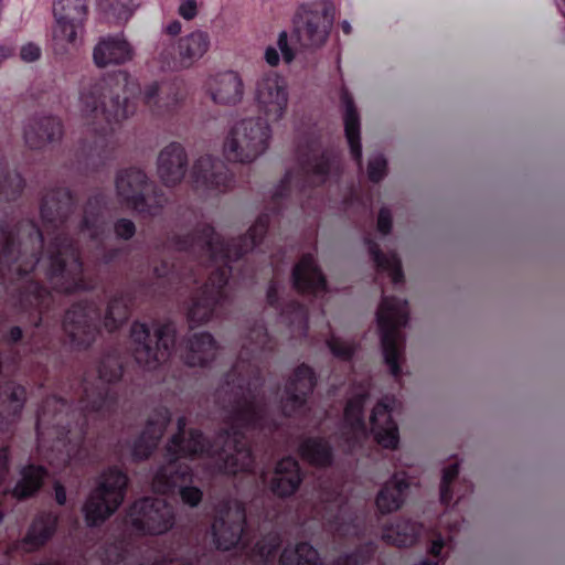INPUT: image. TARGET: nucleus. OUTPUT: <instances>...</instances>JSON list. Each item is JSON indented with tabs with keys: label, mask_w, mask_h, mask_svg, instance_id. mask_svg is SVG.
<instances>
[{
	"label": "nucleus",
	"mask_w": 565,
	"mask_h": 565,
	"mask_svg": "<svg viewBox=\"0 0 565 565\" xmlns=\"http://www.w3.org/2000/svg\"><path fill=\"white\" fill-rule=\"evenodd\" d=\"M254 100L264 120L276 124L282 120L289 106L288 83L275 71H267L255 82Z\"/></svg>",
	"instance_id": "nucleus-20"
},
{
	"label": "nucleus",
	"mask_w": 565,
	"mask_h": 565,
	"mask_svg": "<svg viewBox=\"0 0 565 565\" xmlns=\"http://www.w3.org/2000/svg\"><path fill=\"white\" fill-rule=\"evenodd\" d=\"M439 525L443 530L425 531L429 542V557L425 558L420 565H441L452 550V535L458 531V523H450L449 514L445 513L439 520Z\"/></svg>",
	"instance_id": "nucleus-29"
},
{
	"label": "nucleus",
	"mask_w": 565,
	"mask_h": 565,
	"mask_svg": "<svg viewBox=\"0 0 565 565\" xmlns=\"http://www.w3.org/2000/svg\"><path fill=\"white\" fill-rule=\"evenodd\" d=\"M115 186L121 203L142 215L156 216L168 203L164 192L150 183L141 169L135 167L119 170Z\"/></svg>",
	"instance_id": "nucleus-12"
},
{
	"label": "nucleus",
	"mask_w": 565,
	"mask_h": 565,
	"mask_svg": "<svg viewBox=\"0 0 565 565\" xmlns=\"http://www.w3.org/2000/svg\"><path fill=\"white\" fill-rule=\"evenodd\" d=\"M162 31L166 35L174 38L180 35L182 31V24L179 20H171L163 25Z\"/></svg>",
	"instance_id": "nucleus-54"
},
{
	"label": "nucleus",
	"mask_w": 565,
	"mask_h": 565,
	"mask_svg": "<svg viewBox=\"0 0 565 565\" xmlns=\"http://www.w3.org/2000/svg\"><path fill=\"white\" fill-rule=\"evenodd\" d=\"M13 54V49L9 45H0V63Z\"/></svg>",
	"instance_id": "nucleus-58"
},
{
	"label": "nucleus",
	"mask_w": 565,
	"mask_h": 565,
	"mask_svg": "<svg viewBox=\"0 0 565 565\" xmlns=\"http://www.w3.org/2000/svg\"><path fill=\"white\" fill-rule=\"evenodd\" d=\"M20 56L25 62H34L41 56V47L34 43H26L21 47Z\"/></svg>",
	"instance_id": "nucleus-52"
},
{
	"label": "nucleus",
	"mask_w": 565,
	"mask_h": 565,
	"mask_svg": "<svg viewBox=\"0 0 565 565\" xmlns=\"http://www.w3.org/2000/svg\"><path fill=\"white\" fill-rule=\"evenodd\" d=\"M188 156L182 145L171 142L158 156V175L166 186L179 184L186 172Z\"/></svg>",
	"instance_id": "nucleus-25"
},
{
	"label": "nucleus",
	"mask_w": 565,
	"mask_h": 565,
	"mask_svg": "<svg viewBox=\"0 0 565 565\" xmlns=\"http://www.w3.org/2000/svg\"><path fill=\"white\" fill-rule=\"evenodd\" d=\"M459 473V466L457 462H452L447 466L443 471L441 483H440V502L445 507H449L454 501L458 504L466 493L472 491V484L467 480H461L458 484H455Z\"/></svg>",
	"instance_id": "nucleus-39"
},
{
	"label": "nucleus",
	"mask_w": 565,
	"mask_h": 565,
	"mask_svg": "<svg viewBox=\"0 0 565 565\" xmlns=\"http://www.w3.org/2000/svg\"><path fill=\"white\" fill-rule=\"evenodd\" d=\"M178 13L185 20L190 21L198 14V4L195 0H181Z\"/></svg>",
	"instance_id": "nucleus-50"
},
{
	"label": "nucleus",
	"mask_w": 565,
	"mask_h": 565,
	"mask_svg": "<svg viewBox=\"0 0 565 565\" xmlns=\"http://www.w3.org/2000/svg\"><path fill=\"white\" fill-rule=\"evenodd\" d=\"M47 471L42 466L29 465L21 471V479L12 491L3 490L0 493V523L3 520V511L7 501L24 499L35 493L41 487Z\"/></svg>",
	"instance_id": "nucleus-32"
},
{
	"label": "nucleus",
	"mask_w": 565,
	"mask_h": 565,
	"mask_svg": "<svg viewBox=\"0 0 565 565\" xmlns=\"http://www.w3.org/2000/svg\"><path fill=\"white\" fill-rule=\"evenodd\" d=\"M316 383L315 373L308 365L301 364L295 370L281 397V411L285 416H303L306 414L308 396Z\"/></svg>",
	"instance_id": "nucleus-23"
},
{
	"label": "nucleus",
	"mask_w": 565,
	"mask_h": 565,
	"mask_svg": "<svg viewBox=\"0 0 565 565\" xmlns=\"http://www.w3.org/2000/svg\"><path fill=\"white\" fill-rule=\"evenodd\" d=\"M320 505L313 510V519L321 521L327 531L334 537H359L362 534L360 520L348 514L343 487L339 482L320 483Z\"/></svg>",
	"instance_id": "nucleus-14"
},
{
	"label": "nucleus",
	"mask_w": 565,
	"mask_h": 565,
	"mask_svg": "<svg viewBox=\"0 0 565 565\" xmlns=\"http://www.w3.org/2000/svg\"><path fill=\"white\" fill-rule=\"evenodd\" d=\"M96 7L106 21L122 24L130 20L138 4L136 0H96Z\"/></svg>",
	"instance_id": "nucleus-42"
},
{
	"label": "nucleus",
	"mask_w": 565,
	"mask_h": 565,
	"mask_svg": "<svg viewBox=\"0 0 565 565\" xmlns=\"http://www.w3.org/2000/svg\"><path fill=\"white\" fill-rule=\"evenodd\" d=\"M7 369L8 366L0 361V430L8 428L20 414L25 402V388L23 386L15 385L10 381L2 383Z\"/></svg>",
	"instance_id": "nucleus-31"
},
{
	"label": "nucleus",
	"mask_w": 565,
	"mask_h": 565,
	"mask_svg": "<svg viewBox=\"0 0 565 565\" xmlns=\"http://www.w3.org/2000/svg\"><path fill=\"white\" fill-rule=\"evenodd\" d=\"M195 227L185 235H173L167 248L184 252L193 264L171 267L163 263L154 267L158 278L169 281L178 279L185 288L196 286L188 307L191 327L207 322L223 307L228 298V278L234 271L232 263L237 262L252 250L263 252L264 236L269 225V214L263 213L249 227L247 234L226 242L212 226L199 222L194 213Z\"/></svg>",
	"instance_id": "nucleus-3"
},
{
	"label": "nucleus",
	"mask_w": 565,
	"mask_h": 565,
	"mask_svg": "<svg viewBox=\"0 0 565 565\" xmlns=\"http://www.w3.org/2000/svg\"><path fill=\"white\" fill-rule=\"evenodd\" d=\"M130 297L127 294L120 292L110 299L106 315L103 319L105 329L109 332L115 331L119 326L125 322L129 315Z\"/></svg>",
	"instance_id": "nucleus-44"
},
{
	"label": "nucleus",
	"mask_w": 565,
	"mask_h": 565,
	"mask_svg": "<svg viewBox=\"0 0 565 565\" xmlns=\"http://www.w3.org/2000/svg\"><path fill=\"white\" fill-rule=\"evenodd\" d=\"M54 489H55V500H56V502L60 505H63L65 503V501H66V492H65L64 487L62 484H60L58 482H55Z\"/></svg>",
	"instance_id": "nucleus-57"
},
{
	"label": "nucleus",
	"mask_w": 565,
	"mask_h": 565,
	"mask_svg": "<svg viewBox=\"0 0 565 565\" xmlns=\"http://www.w3.org/2000/svg\"><path fill=\"white\" fill-rule=\"evenodd\" d=\"M8 473V447H0V487Z\"/></svg>",
	"instance_id": "nucleus-55"
},
{
	"label": "nucleus",
	"mask_w": 565,
	"mask_h": 565,
	"mask_svg": "<svg viewBox=\"0 0 565 565\" xmlns=\"http://www.w3.org/2000/svg\"><path fill=\"white\" fill-rule=\"evenodd\" d=\"M280 57L286 64H290L295 58V51L289 44L287 32L279 33L277 45H269L265 51V61L270 66L278 65Z\"/></svg>",
	"instance_id": "nucleus-46"
},
{
	"label": "nucleus",
	"mask_w": 565,
	"mask_h": 565,
	"mask_svg": "<svg viewBox=\"0 0 565 565\" xmlns=\"http://www.w3.org/2000/svg\"><path fill=\"white\" fill-rule=\"evenodd\" d=\"M366 245L377 270L385 273L394 286H402L404 282V274L397 254L394 252L387 254L382 253L379 245L371 238H366Z\"/></svg>",
	"instance_id": "nucleus-40"
},
{
	"label": "nucleus",
	"mask_w": 565,
	"mask_h": 565,
	"mask_svg": "<svg viewBox=\"0 0 565 565\" xmlns=\"http://www.w3.org/2000/svg\"><path fill=\"white\" fill-rule=\"evenodd\" d=\"M246 511L239 501H228L217 512L212 524V535L218 550L238 547L239 554L253 564L273 563L282 542L278 532L268 535L250 546L246 541Z\"/></svg>",
	"instance_id": "nucleus-9"
},
{
	"label": "nucleus",
	"mask_w": 565,
	"mask_h": 565,
	"mask_svg": "<svg viewBox=\"0 0 565 565\" xmlns=\"http://www.w3.org/2000/svg\"><path fill=\"white\" fill-rule=\"evenodd\" d=\"M62 121L53 116H36L24 128L25 143L32 149H42L50 142L61 139Z\"/></svg>",
	"instance_id": "nucleus-30"
},
{
	"label": "nucleus",
	"mask_w": 565,
	"mask_h": 565,
	"mask_svg": "<svg viewBox=\"0 0 565 565\" xmlns=\"http://www.w3.org/2000/svg\"><path fill=\"white\" fill-rule=\"evenodd\" d=\"M134 550L132 543L126 540L119 541L117 544L111 546L108 551H106L104 556V562L107 565H130L129 564V554ZM202 559L200 558H177L172 557L170 554H166L163 552H159L154 562L151 565H201ZM138 565H150V564H138Z\"/></svg>",
	"instance_id": "nucleus-34"
},
{
	"label": "nucleus",
	"mask_w": 565,
	"mask_h": 565,
	"mask_svg": "<svg viewBox=\"0 0 565 565\" xmlns=\"http://www.w3.org/2000/svg\"><path fill=\"white\" fill-rule=\"evenodd\" d=\"M274 348L273 339L262 323H256L247 334L239 356L224 383L216 392L222 408L224 427L211 444L198 430L186 436L185 417L178 419V433L166 447L164 463L152 480V488L162 494L179 493L191 507L202 500V491L192 487L190 461H202L206 473L236 475L254 472L255 458L250 438L268 437L278 428L260 395L262 355Z\"/></svg>",
	"instance_id": "nucleus-2"
},
{
	"label": "nucleus",
	"mask_w": 565,
	"mask_h": 565,
	"mask_svg": "<svg viewBox=\"0 0 565 565\" xmlns=\"http://www.w3.org/2000/svg\"><path fill=\"white\" fill-rule=\"evenodd\" d=\"M174 507L166 499L143 498L127 511L124 532L136 536L160 535L174 524Z\"/></svg>",
	"instance_id": "nucleus-16"
},
{
	"label": "nucleus",
	"mask_w": 565,
	"mask_h": 565,
	"mask_svg": "<svg viewBox=\"0 0 565 565\" xmlns=\"http://www.w3.org/2000/svg\"><path fill=\"white\" fill-rule=\"evenodd\" d=\"M114 232L117 238L130 239L136 233V225L129 218H118L114 224Z\"/></svg>",
	"instance_id": "nucleus-49"
},
{
	"label": "nucleus",
	"mask_w": 565,
	"mask_h": 565,
	"mask_svg": "<svg viewBox=\"0 0 565 565\" xmlns=\"http://www.w3.org/2000/svg\"><path fill=\"white\" fill-rule=\"evenodd\" d=\"M57 521V515L52 512L40 513L33 521L23 541L15 543L9 553L20 548L24 552H32L44 545L54 534Z\"/></svg>",
	"instance_id": "nucleus-33"
},
{
	"label": "nucleus",
	"mask_w": 565,
	"mask_h": 565,
	"mask_svg": "<svg viewBox=\"0 0 565 565\" xmlns=\"http://www.w3.org/2000/svg\"><path fill=\"white\" fill-rule=\"evenodd\" d=\"M74 200L66 188L47 192L41 204L42 230L31 220L15 232L0 223V282L17 287L22 311L35 310L42 322L57 298L94 288L83 274L79 239L87 238L93 258L114 262L119 249L108 248L103 194L92 196L79 221L73 218Z\"/></svg>",
	"instance_id": "nucleus-1"
},
{
	"label": "nucleus",
	"mask_w": 565,
	"mask_h": 565,
	"mask_svg": "<svg viewBox=\"0 0 565 565\" xmlns=\"http://www.w3.org/2000/svg\"><path fill=\"white\" fill-rule=\"evenodd\" d=\"M343 108L344 132L352 158L361 169L362 148L360 141V116L350 93L343 88L340 94Z\"/></svg>",
	"instance_id": "nucleus-35"
},
{
	"label": "nucleus",
	"mask_w": 565,
	"mask_h": 565,
	"mask_svg": "<svg viewBox=\"0 0 565 565\" xmlns=\"http://www.w3.org/2000/svg\"><path fill=\"white\" fill-rule=\"evenodd\" d=\"M194 189L206 196H217L234 185L233 174L218 158L205 154L195 160L191 169Z\"/></svg>",
	"instance_id": "nucleus-22"
},
{
	"label": "nucleus",
	"mask_w": 565,
	"mask_h": 565,
	"mask_svg": "<svg viewBox=\"0 0 565 565\" xmlns=\"http://www.w3.org/2000/svg\"><path fill=\"white\" fill-rule=\"evenodd\" d=\"M344 204L351 207L355 204H361L364 210H371V203L369 199H363L356 191H352L349 198H345Z\"/></svg>",
	"instance_id": "nucleus-53"
},
{
	"label": "nucleus",
	"mask_w": 565,
	"mask_h": 565,
	"mask_svg": "<svg viewBox=\"0 0 565 565\" xmlns=\"http://www.w3.org/2000/svg\"><path fill=\"white\" fill-rule=\"evenodd\" d=\"M210 35L195 30L175 42L162 39L158 43L154 53V62L163 72H179L192 67L209 51Z\"/></svg>",
	"instance_id": "nucleus-15"
},
{
	"label": "nucleus",
	"mask_w": 565,
	"mask_h": 565,
	"mask_svg": "<svg viewBox=\"0 0 565 565\" xmlns=\"http://www.w3.org/2000/svg\"><path fill=\"white\" fill-rule=\"evenodd\" d=\"M171 419L168 408L159 407L149 417L141 435L134 441L131 447L132 456L136 459H145L150 456L157 447L163 431Z\"/></svg>",
	"instance_id": "nucleus-27"
},
{
	"label": "nucleus",
	"mask_w": 565,
	"mask_h": 565,
	"mask_svg": "<svg viewBox=\"0 0 565 565\" xmlns=\"http://www.w3.org/2000/svg\"><path fill=\"white\" fill-rule=\"evenodd\" d=\"M408 487L409 482L405 472H395L377 493L375 503L379 511L385 514L399 509L404 503Z\"/></svg>",
	"instance_id": "nucleus-36"
},
{
	"label": "nucleus",
	"mask_w": 565,
	"mask_h": 565,
	"mask_svg": "<svg viewBox=\"0 0 565 565\" xmlns=\"http://www.w3.org/2000/svg\"><path fill=\"white\" fill-rule=\"evenodd\" d=\"M24 181L22 177L17 173H10L7 170L6 159L0 151V196L4 200H14L22 191Z\"/></svg>",
	"instance_id": "nucleus-45"
},
{
	"label": "nucleus",
	"mask_w": 565,
	"mask_h": 565,
	"mask_svg": "<svg viewBox=\"0 0 565 565\" xmlns=\"http://www.w3.org/2000/svg\"><path fill=\"white\" fill-rule=\"evenodd\" d=\"M316 248L303 253L294 266L288 282H284L287 266L282 268L278 264L277 256H273V280L267 291V301L270 307L279 311L280 317L291 328L294 338H302L308 331V309L295 299H285L290 292H296L307 298H313L318 307H322L323 298L328 294L326 278L317 264Z\"/></svg>",
	"instance_id": "nucleus-7"
},
{
	"label": "nucleus",
	"mask_w": 565,
	"mask_h": 565,
	"mask_svg": "<svg viewBox=\"0 0 565 565\" xmlns=\"http://www.w3.org/2000/svg\"><path fill=\"white\" fill-rule=\"evenodd\" d=\"M556 6L562 15L565 18V0H556Z\"/></svg>",
	"instance_id": "nucleus-60"
},
{
	"label": "nucleus",
	"mask_w": 565,
	"mask_h": 565,
	"mask_svg": "<svg viewBox=\"0 0 565 565\" xmlns=\"http://www.w3.org/2000/svg\"><path fill=\"white\" fill-rule=\"evenodd\" d=\"M53 12L55 25L52 41L54 51L64 54L77 47L87 17V0H54Z\"/></svg>",
	"instance_id": "nucleus-19"
},
{
	"label": "nucleus",
	"mask_w": 565,
	"mask_h": 565,
	"mask_svg": "<svg viewBox=\"0 0 565 565\" xmlns=\"http://www.w3.org/2000/svg\"><path fill=\"white\" fill-rule=\"evenodd\" d=\"M206 89L215 104L235 105L242 100L244 84L241 76L233 71L211 76Z\"/></svg>",
	"instance_id": "nucleus-28"
},
{
	"label": "nucleus",
	"mask_w": 565,
	"mask_h": 565,
	"mask_svg": "<svg viewBox=\"0 0 565 565\" xmlns=\"http://www.w3.org/2000/svg\"><path fill=\"white\" fill-rule=\"evenodd\" d=\"M122 374V365L117 356H106L98 366V383L83 380L75 395L78 405L71 411L66 402L56 396L45 399L38 413V452L50 466L56 469L72 461H81L85 456V427L89 420L109 415L117 405L116 394L109 386Z\"/></svg>",
	"instance_id": "nucleus-5"
},
{
	"label": "nucleus",
	"mask_w": 565,
	"mask_h": 565,
	"mask_svg": "<svg viewBox=\"0 0 565 565\" xmlns=\"http://www.w3.org/2000/svg\"><path fill=\"white\" fill-rule=\"evenodd\" d=\"M134 49L122 33L102 36L94 47L93 58L98 67L124 64L132 60Z\"/></svg>",
	"instance_id": "nucleus-26"
},
{
	"label": "nucleus",
	"mask_w": 565,
	"mask_h": 565,
	"mask_svg": "<svg viewBox=\"0 0 565 565\" xmlns=\"http://www.w3.org/2000/svg\"><path fill=\"white\" fill-rule=\"evenodd\" d=\"M386 159L381 153L373 154L369 160L367 175L372 182H379L386 175Z\"/></svg>",
	"instance_id": "nucleus-48"
},
{
	"label": "nucleus",
	"mask_w": 565,
	"mask_h": 565,
	"mask_svg": "<svg viewBox=\"0 0 565 565\" xmlns=\"http://www.w3.org/2000/svg\"><path fill=\"white\" fill-rule=\"evenodd\" d=\"M127 486V476L118 468H109L98 480L84 504L85 519L94 526L109 518L121 504Z\"/></svg>",
	"instance_id": "nucleus-18"
},
{
	"label": "nucleus",
	"mask_w": 565,
	"mask_h": 565,
	"mask_svg": "<svg viewBox=\"0 0 565 565\" xmlns=\"http://www.w3.org/2000/svg\"><path fill=\"white\" fill-rule=\"evenodd\" d=\"M301 479L298 461L294 457H285L276 466L271 491L279 497L290 495L298 489Z\"/></svg>",
	"instance_id": "nucleus-37"
},
{
	"label": "nucleus",
	"mask_w": 565,
	"mask_h": 565,
	"mask_svg": "<svg viewBox=\"0 0 565 565\" xmlns=\"http://www.w3.org/2000/svg\"><path fill=\"white\" fill-rule=\"evenodd\" d=\"M154 345L149 328L139 322L131 326L130 339L134 344L135 361L146 370H156L173 354L175 344V326L172 322L157 324Z\"/></svg>",
	"instance_id": "nucleus-13"
},
{
	"label": "nucleus",
	"mask_w": 565,
	"mask_h": 565,
	"mask_svg": "<svg viewBox=\"0 0 565 565\" xmlns=\"http://www.w3.org/2000/svg\"><path fill=\"white\" fill-rule=\"evenodd\" d=\"M22 338V330L20 327H13L6 337L8 344H14Z\"/></svg>",
	"instance_id": "nucleus-56"
},
{
	"label": "nucleus",
	"mask_w": 565,
	"mask_h": 565,
	"mask_svg": "<svg viewBox=\"0 0 565 565\" xmlns=\"http://www.w3.org/2000/svg\"><path fill=\"white\" fill-rule=\"evenodd\" d=\"M298 448L301 457L313 466L327 467L331 463V447L322 438H306L299 444Z\"/></svg>",
	"instance_id": "nucleus-43"
},
{
	"label": "nucleus",
	"mask_w": 565,
	"mask_h": 565,
	"mask_svg": "<svg viewBox=\"0 0 565 565\" xmlns=\"http://www.w3.org/2000/svg\"><path fill=\"white\" fill-rule=\"evenodd\" d=\"M340 170L341 160L337 154L322 150L315 135L303 136L297 143L295 167L286 173L273 194V212H280L284 199L300 195L307 188L338 179Z\"/></svg>",
	"instance_id": "nucleus-8"
},
{
	"label": "nucleus",
	"mask_w": 565,
	"mask_h": 565,
	"mask_svg": "<svg viewBox=\"0 0 565 565\" xmlns=\"http://www.w3.org/2000/svg\"><path fill=\"white\" fill-rule=\"evenodd\" d=\"M332 0H316L302 4L294 18V32L303 47L322 46L330 34L335 18Z\"/></svg>",
	"instance_id": "nucleus-17"
},
{
	"label": "nucleus",
	"mask_w": 565,
	"mask_h": 565,
	"mask_svg": "<svg viewBox=\"0 0 565 565\" xmlns=\"http://www.w3.org/2000/svg\"><path fill=\"white\" fill-rule=\"evenodd\" d=\"M102 311L95 302L74 305L65 315L63 328L76 348H87L99 332Z\"/></svg>",
	"instance_id": "nucleus-21"
},
{
	"label": "nucleus",
	"mask_w": 565,
	"mask_h": 565,
	"mask_svg": "<svg viewBox=\"0 0 565 565\" xmlns=\"http://www.w3.org/2000/svg\"><path fill=\"white\" fill-rule=\"evenodd\" d=\"M373 543H367L354 553L338 557L332 565H363L374 554ZM279 565H321L318 552L308 543H300L295 548L287 547L281 553Z\"/></svg>",
	"instance_id": "nucleus-24"
},
{
	"label": "nucleus",
	"mask_w": 565,
	"mask_h": 565,
	"mask_svg": "<svg viewBox=\"0 0 565 565\" xmlns=\"http://www.w3.org/2000/svg\"><path fill=\"white\" fill-rule=\"evenodd\" d=\"M327 344L334 356L344 361H349L355 352V344L353 342L344 341L334 334L327 339Z\"/></svg>",
	"instance_id": "nucleus-47"
},
{
	"label": "nucleus",
	"mask_w": 565,
	"mask_h": 565,
	"mask_svg": "<svg viewBox=\"0 0 565 565\" xmlns=\"http://www.w3.org/2000/svg\"><path fill=\"white\" fill-rule=\"evenodd\" d=\"M371 397V382L354 380L348 398L335 443L348 454L370 456L366 445L376 443L384 448L398 444V428L393 420L398 402L394 396H384L373 408L370 423L365 422L364 406Z\"/></svg>",
	"instance_id": "nucleus-6"
},
{
	"label": "nucleus",
	"mask_w": 565,
	"mask_h": 565,
	"mask_svg": "<svg viewBox=\"0 0 565 565\" xmlns=\"http://www.w3.org/2000/svg\"><path fill=\"white\" fill-rule=\"evenodd\" d=\"M141 94L150 114L159 119H171L181 107L185 95L180 82L147 85L143 90L125 71L109 73L83 83L78 93V108L86 120V137L82 151L95 164H105L114 158L119 146L117 126L134 115L132 98Z\"/></svg>",
	"instance_id": "nucleus-4"
},
{
	"label": "nucleus",
	"mask_w": 565,
	"mask_h": 565,
	"mask_svg": "<svg viewBox=\"0 0 565 565\" xmlns=\"http://www.w3.org/2000/svg\"><path fill=\"white\" fill-rule=\"evenodd\" d=\"M392 227V214L386 207H382L377 217V230L383 235H387Z\"/></svg>",
	"instance_id": "nucleus-51"
},
{
	"label": "nucleus",
	"mask_w": 565,
	"mask_h": 565,
	"mask_svg": "<svg viewBox=\"0 0 565 565\" xmlns=\"http://www.w3.org/2000/svg\"><path fill=\"white\" fill-rule=\"evenodd\" d=\"M341 29L345 34H350L352 31L351 24L348 21L341 22Z\"/></svg>",
	"instance_id": "nucleus-59"
},
{
	"label": "nucleus",
	"mask_w": 565,
	"mask_h": 565,
	"mask_svg": "<svg viewBox=\"0 0 565 565\" xmlns=\"http://www.w3.org/2000/svg\"><path fill=\"white\" fill-rule=\"evenodd\" d=\"M422 532V524L402 518L396 523L384 527L382 537L386 543L402 547L414 544Z\"/></svg>",
	"instance_id": "nucleus-41"
},
{
	"label": "nucleus",
	"mask_w": 565,
	"mask_h": 565,
	"mask_svg": "<svg viewBox=\"0 0 565 565\" xmlns=\"http://www.w3.org/2000/svg\"><path fill=\"white\" fill-rule=\"evenodd\" d=\"M216 353V343L207 332L194 333L186 343V351L181 358L190 366L207 364Z\"/></svg>",
	"instance_id": "nucleus-38"
},
{
	"label": "nucleus",
	"mask_w": 565,
	"mask_h": 565,
	"mask_svg": "<svg viewBox=\"0 0 565 565\" xmlns=\"http://www.w3.org/2000/svg\"><path fill=\"white\" fill-rule=\"evenodd\" d=\"M273 130L262 117L235 121L223 141V156L232 162L252 163L269 148Z\"/></svg>",
	"instance_id": "nucleus-11"
},
{
	"label": "nucleus",
	"mask_w": 565,
	"mask_h": 565,
	"mask_svg": "<svg viewBox=\"0 0 565 565\" xmlns=\"http://www.w3.org/2000/svg\"><path fill=\"white\" fill-rule=\"evenodd\" d=\"M406 300L383 296L376 312L383 356L395 380L402 375L401 362L404 358L405 335L403 329L408 322Z\"/></svg>",
	"instance_id": "nucleus-10"
}]
</instances>
